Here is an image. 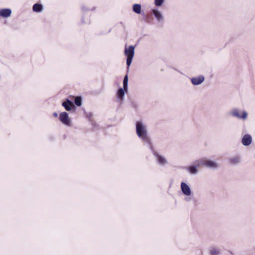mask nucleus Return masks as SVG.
<instances>
[{"instance_id": "23", "label": "nucleus", "mask_w": 255, "mask_h": 255, "mask_svg": "<svg viewBox=\"0 0 255 255\" xmlns=\"http://www.w3.org/2000/svg\"><path fill=\"white\" fill-rule=\"evenodd\" d=\"M53 116L54 117H57L58 116V114H57V113H54L53 114Z\"/></svg>"}, {"instance_id": "1", "label": "nucleus", "mask_w": 255, "mask_h": 255, "mask_svg": "<svg viewBox=\"0 0 255 255\" xmlns=\"http://www.w3.org/2000/svg\"><path fill=\"white\" fill-rule=\"evenodd\" d=\"M136 132L137 136L146 142H150V139L147 135L146 127L140 122L136 123Z\"/></svg>"}, {"instance_id": "21", "label": "nucleus", "mask_w": 255, "mask_h": 255, "mask_svg": "<svg viewBox=\"0 0 255 255\" xmlns=\"http://www.w3.org/2000/svg\"><path fill=\"white\" fill-rule=\"evenodd\" d=\"M74 103L77 106H81L82 105V99L80 97H76L74 100Z\"/></svg>"}, {"instance_id": "17", "label": "nucleus", "mask_w": 255, "mask_h": 255, "mask_svg": "<svg viewBox=\"0 0 255 255\" xmlns=\"http://www.w3.org/2000/svg\"><path fill=\"white\" fill-rule=\"evenodd\" d=\"M32 9L34 11L39 12L42 10L43 6L40 3H35L33 5Z\"/></svg>"}, {"instance_id": "3", "label": "nucleus", "mask_w": 255, "mask_h": 255, "mask_svg": "<svg viewBox=\"0 0 255 255\" xmlns=\"http://www.w3.org/2000/svg\"><path fill=\"white\" fill-rule=\"evenodd\" d=\"M231 115L234 117H237L239 119L243 120H246L248 117V113L245 111L242 112V115H240L238 109H233L231 112Z\"/></svg>"}, {"instance_id": "11", "label": "nucleus", "mask_w": 255, "mask_h": 255, "mask_svg": "<svg viewBox=\"0 0 255 255\" xmlns=\"http://www.w3.org/2000/svg\"><path fill=\"white\" fill-rule=\"evenodd\" d=\"M152 12L154 14L157 21H160L163 20V16L159 10L153 9L152 10Z\"/></svg>"}, {"instance_id": "19", "label": "nucleus", "mask_w": 255, "mask_h": 255, "mask_svg": "<svg viewBox=\"0 0 255 255\" xmlns=\"http://www.w3.org/2000/svg\"><path fill=\"white\" fill-rule=\"evenodd\" d=\"M128 75H126L124 78L123 80V88L125 91L128 90Z\"/></svg>"}, {"instance_id": "2", "label": "nucleus", "mask_w": 255, "mask_h": 255, "mask_svg": "<svg viewBox=\"0 0 255 255\" xmlns=\"http://www.w3.org/2000/svg\"><path fill=\"white\" fill-rule=\"evenodd\" d=\"M124 54L127 57V64L128 66H129L131 63L134 56V47L132 45H130L129 46L127 47L126 45L124 51Z\"/></svg>"}, {"instance_id": "10", "label": "nucleus", "mask_w": 255, "mask_h": 255, "mask_svg": "<svg viewBox=\"0 0 255 255\" xmlns=\"http://www.w3.org/2000/svg\"><path fill=\"white\" fill-rule=\"evenodd\" d=\"M153 154L156 157L158 163L161 165L167 163L166 159L163 156L160 155L157 152L154 151Z\"/></svg>"}, {"instance_id": "8", "label": "nucleus", "mask_w": 255, "mask_h": 255, "mask_svg": "<svg viewBox=\"0 0 255 255\" xmlns=\"http://www.w3.org/2000/svg\"><path fill=\"white\" fill-rule=\"evenodd\" d=\"M252 141V138L250 134H247L245 135L242 140L243 144L245 146H248L251 144Z\"/></svg>"}, {"instance_id": "4", "label": "nucleus", "mask_w": 255, "mask_h": 255, "mask_svg": "<svg viewBox=\"0 0 255 255\" xmlns=\"http://www.w3.org/2000/svg\"><path fill=\"white\" fill-rule=\"evenodd\" d=\"M204 166L210 169H215L219 167V165L214 161L204 158Z\"/></svg>"}, {"instance_id": "18", "label": "nucleus", "mask_w": 255, "mask_h": 255, "mask_svg": "<svg viewBox=\"0 0 255 255\" xmlns=\"http://www.w3.org/2000/svg\"><path fill=\"white\" fill-rule=\"evenodd\" d=\"M125 90L124 88H120L117 93L118 98L121 100H123L125 95Z\"/></svg>"}, {"instance_id": "20", "label": "nucleus", "mask_w": 255, "mask_h": 255, "mask_svg": "<svg viewBox=\"0 0 255 255\" xmlns=\"http://www.w3.org/2000/svg\"><path fill=\"white\" fill-rule=\"evenodd\" d=\"M210 253L211 255H218L219 254V251L218 249L212 248L210 249Z\"/></svg>"}, {"instance_id": "16", "label": "nucleus", "mask_w": 255, "mask_h": 255, "mask_svg": "<svg viewBox=\"0 0 255 255\" xmlns=\"http://www.w3.org/2000/svg\"><path fill=\"white\" fill-rule=\"evenodd\" d=\"M194 165L197 166V168L200 167L201 166H204V158L195 160L194 162Z\"/></svg>"}, {"instance_id": "5", "label": "nucleus", "mask_w": 255, "mask_h": 255, "mask_svg": "<svg viewBox=\"0 0 255 255\" xmlns=\"http://www.w3.org/2000/svg\"><path fill=\"white\" fill-rule=\"evenodd\" d=\"M59 120L64 125H69L70 124V120L69 118L68 114L66 112H64L60 114Z\"/></svg>"}, {"instance_id": "7", "label": "nucleus", "mask_w": 255, "mask_h": 255, "mask_svg": "<svg viewBox=\"0 0 255 255\" xmlns=\"http://www.w3.org/2000/svg\"><path fill=\"white\" fill-rule=\"evenodd\" d=\"M181 190L183 193L186 196H190L191 194V191L189 186L184 182L181 184Z\"/></svg>"}, {"instance_id": "9", "label": "nucleus", "mask_w": 255, "mask_h": 255, "mask_svg": "<svg viewBox=\"0 0 255 255\" xmlns=\"http://www.w3.org/2000/svg\"><path fill=\"white\" fill-rule=\"evenodd\" d=\"M62 106L66 111H71L72 108H74V105L72 101L67 99L66 101L62 103Z\"/></svg>"}, {"instance_id": "13", "label": "nucleus", "mask_w": 255, "mask_h": 255, "mask_svg": "<svg viewBox=\"0 0 255 255\" xmlns=\"http://www.w3.org/2000/svg\"><path fill=\"white\" fill-rule=\"evenodd\" d=\"M241 158L238 155L232 157L229 159V163L232 165H236L240 162Z\"/></svg>"}, {"instance_id": "12", "label": "nucleus", "mask_w": 255, "mask_h": 255, "mask_svg": "<svg viewBox=\"0 0 255 255\" xmlns=\"http://www.w3.org/2000/svg\"><path fill=\"white\" fill-rule=\"evenodd\" d=\"M11 13V9L9 8H4L0 9V15L3 17H7Z\"/></svg>"}, {"instance_id": "22", "label": "nucleus", "mask_w": 255, "mask_h": 255, "mask_svg": "<svg viewBox=\"0 0 255 255\" xmlns=\"http://www.w3.org/2000/svg\"><path fill=\"white\" fill-rule=\"evenodd\" d=\"M164 0H155L154 3L157 6H161L164 2Z\"/></svg>"}, {"instance_id": "15", "label": "nucleus", "mask_w": 255, "mask_h": 255, "mask_svg": "<svg viewBox=\"0 0 255 255\" xmlns=\"http://www.w3.org/2000/svg\"><path fill=\"white\" fill-rule=\"evenodd\" d=\"M187 170L189 171L190 173L192 174H196L198 172L197 166H195L194 164L189 166L188 167Z\"/></svg>"}, {"instance_id": "14", "label": "nucleus", "mask_w": 255, "mask_h": 255, "mask_svg": "<svg viewBox=\"0 0 255 255\" xmlns=\"http://www.w3.org/2000/svg\"><path fill=\"white\" fill-rule=\"evenodd\" d=\"M132 10L136 14H140L141 11V6L140 4H134L132 6Z\"/></svg>"}, {"instance_id": "6", "label": "nucleus", "mask_w": 255, "mask_h": 255, "mask_svg": "<svg viewBox=\"0 0 255 255\" xmlns=\"http://www.w3.org/2000/svg\"><path fill=\"white\" fill-rule=\"evenodd\" d=\"M205 80L203 75H199L197 77H193L191 79V83L194 85H199L202 83Z\"/></svg>"}]
</instances>
